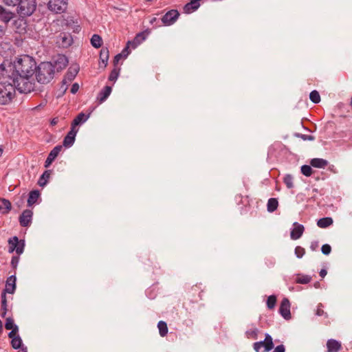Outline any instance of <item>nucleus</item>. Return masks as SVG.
<instances>
[{"mask_svg":"<svg viewBox=\"0 0 352 352\" xmlns=\"http://www.w3.org/2000/svg\"><path fill=\"white\" fill-rule=\"evenodd\" d=\"M36 70V63L34 59L24 55L13 63H2L0 72L3 76L12 81L17 87L20 93L28 94L35 90L36 82L34 78Z\"/></svg>","mask_w":352,"mask_h":352,"instance_id":"obj_1","label":"nucleus"},{"mask_svg":"<svg viewBox=\"0 0 352 352\" xmlns=\"http://www.w3.org/2000/svg\"><path fill=\"white\" fill-rule=\"evenodd\" d=\"M34 74L38 82L47 84L54 78V66L50 62H42L38 65H36Z\"/></svg>","mask_w":352,"mask_h":352,"instance_id":"obj_2","label":"nucleus"},{"mask_svg":"<svg viewBox=\"0 0 352 352\" xmlns=\"http://www.w3.org/2000/svg\"><path fill=\"white\" fill-rule=\"evenodd\" d=\"M17 87L12 82H0V105L10 104L15 98Z\"/></svg>","mask_w":352,"mask_h":352,"instance_id":"obj_3","label":"nucleus"},{"mask_svg":"<svg viewBox=\"0 0 352 352\" xmlns=\"http://www.w3.org/2000/svg\"><path fill=\"white\" fill-rule=\"evenodd\" d=\"M17 13L21 17L31 16L36 8V0H19L17 1Z\"/></svg>","mask_w":352,"mask_h":352,"instance_id":"obj_4","label":"nucleus"},{"mask_svg":"<svg viewBox=\"0 0 352 352\" xmlns=\"http://www.w3.org/2000/svg\"><path fill=\"white\" fill-rule=\"evenodd\" d=\"M274 348L272 336L266 333L265 340L253 344V349L256 352H269Z\"/></svg>","mask_w":352,"mask_h":352,"instance_id":"obj_5","label":"nucleus"},{"mask_svg":"<svg viewBox=\"0 0 352 352\" xmlns=\"http://www.w3.org/2000/svg\"><path fill=\"white\" fill-rule=\"evenodd\" d=\"M67 6V0H50L47 4L48 9L56 14L65 12Z\"/></svg>","mask_w":352,"mask_h":352,"instance_id":"obj_6","label":"nucleus"},{"mask_svg":"<svg viewBox=\"0 0 352 352\" xmlns=\"http://www.w3.org/2000/svg\"><path fill=\"white\" fill-rule=\"evenodd\" d=\"M9 248L8 252L9 253H12L14 251L18 255H20L23 252L25 243L23 241H19L17 236H13L8 240Z\"/></svg>","mask_w":352,"mask_h":352,"instance_id":"obj_7","label":"nucleus"},{"mask_svg":"<svg viewBox=\"0 0 352 352\" xmlns=\"http://www.w3.org/2000/svg\"><path fill=\"white\" fill-rule=\"evenodd\" d=\"M73 42V38L71 34L66 32L60 33L56 38V44L63 48L69 47Z\"/></svg>","mask_w":352,"mask_h":352,"instance_id":"obj_8","label":"nucleus"},{"mask_svg":"<svg viewBox=\"0 0 352 352\" xmlns=\"http://www.w3.org/2000/svg\"><path fill=\"white\" fill-rule=\"evenodd\" d=\"M179 16V13L177 10H170L162 16L161 21L164 25H170L176 21Z\"/></svg>","mask_w":352,"mask_h":352,"instance_id":"obj_9","label":"nucleus"},{"mask_svg":"<svg viewBox=\"0 0 352 352\" xmlns=\"http://www.w3.org/2000/svg\"><path fill=\"white\" fill-rule=\"evenodd\" d=\"M290 306L288 298H284L281 301L278 311L285 320L291 318Z\"/></svg>","mask_w":352,"mask_h":352,"instance_id":"obj_10","label":"nucleus"},{"mask_svg":"<svg viewBox=\"0 0 352 352\" xmlns=\"http://www.w3.org/2000/svg\"><path fill=\"white\" fill-rule=\"evenodd\" d=\"M33 212L31 210L26 209L19 217L20 225L23 227H28L30 225L32 220Z\"/></svg>","mask_w":352,"mask_h":352,"instance_id":"obj_11","label":"nucleus"},{"mask_svg":"<svg viewBox=\"0 0 352 352\" xmlns=\"http://www.w3.org/2000/svg\"><path fill=\"white\" fill-rule=\"evenodd\" d=\"M62 148L63 146L61 145H58L50 151L45 162V167H47L53 162V161L56 159V157L58 155L59 153L61 151Z\"/></svg>","mask_w":352,"mask_h":352,"instance_id":"obj_12","label":"nucleus"},{"mask_svg":"<svg viewBox=\"0 0 352 352\" xmlns=\"http://www.w3.org/2000/svg\"><path fill=\"white\" fill-rule=\"evenodd\" d=\"M294 229L292 230L290 236L293 240L298 239L301 237L305 230V228L302 225L298 223H294Z\"/></svg>","mask_w":352,"mask_h":352,"instance_id":"obj_13","label":"nucleus"},{"mask_svg":"<svg viewBox=\"0 0 352 352\" xmlns=\"http://www.w3.org/2000/svg\"><path fill=\"white\" fill-rule=\"evenodd\" d=\"M16 278L14 275L8 277L6 283V288L3 291L8 294H14L16 289Z\"/></svg>","mask_w":352,"mask_h":352,"instance_id":"obj_14","label":"nucleus"},{"mask_svg":"<svg viewBox=\"0 0 352 352\" xmlns=\"http://www.w3.org/2000/svg\"><path fill=\"white\" fill-rule=\"evenodd\" d=\"M5 327L6 329L12 331L8 333L9 338H12L18 331V327L14 324L13 319L8 318L6 321Z\"/></svg>","mask_w":352,"mask_h":352,"instance_id":"obj_15","label":"nucleus"},{"mask_svg":"<svg viewBox=\"0 0 352 352\" xmlns=\"http://www.w3.org/2000/svg\"><path fill=\"white\" fill-rule=\"evenodd\" d=\"M15 16V14L12 12L7 10L2 6H0V19L5 23L9 22Z\"/></svg>","mask_w":352,"mask_h":352,"instance_id":"obj_16","label":"nucleus"},{"mask_svg":"<svg viewBox=\"0 0 352 352\" xmlns=\"http://www.w3.org/2000/svg\"><path fill=\"white\" fill-rule=\"evenodd\" d=\"M328 352H337L341 349V344L333 339H330L327 342Z\"/></svg>","mask_w":352,"mask_h":352,"instance_id":"obj_17","label":"nucleus"},{"mask_svg":"<svg viewBox=\"0 0 352 352\" xmlns=\"http://www.w3.org/2000/svg\"><path fill=\"white\" fill-rule=\"evenodd\" d=\"M78 72L79 67L78 65L70 67L64 78L67 79L68 82H72L75 78Z\"/></svg>","mask_w":352,"mask_h":352,"instance_id":"obj_18","label":"nucleus"},{"mask_svg":"<svg viewBox=\"0 0 352 352\" xmlns=\"http://www.w3.org/2000/svg\"><path fill=\"white\" fill-rule=\"evenodd\" d=\"M90 113L85 115L84 113H80L72 121V125L77 127L79 124L84 123L89 118Z\"/></svg>","mask_w":352,"mask_h":352,"instance_id":"obj_19","label":"nucleus"},{"mask_svg":"<svg viewBox=\"0 0 352 352\" xmlns=\"http://www.w3.org/2000/svg\"><path fill=\"white\" fill-rule=\"evenodd\" d=\"M111 87L110 86H105L104 88L99 93L97 99L100 103L104 102L109 97L111 92Z\"/></svg>","mask_w":352,"mask_h":352,"instance_id":"obj_20","label":"nucleus"},{"mask_svg":"<svg viewBox=\"0 0 352 352\" xmlns=\"http://www.w3.org/2000/svg\"><path fill=\"white\" fill-rule=\"evenodd\" d=\"M310 164L315 168H324L327 166L329 162L322 158H314L311 160Z\"/></svg>","mask_w":352,"mask_h":352,"instance_id":"obj_21","label":"nucleus"},{"mask_svg":"<svg viewBox=\"0 0 352 352\" xmlns=\"http://www.w3.org/2000/svg\"><path fill=\"white\" fill-rule=\"evenodd\" d=\"M40 197V192L38 190H34L30 192L28 199V206H32L34 204Z\"/></svg>","mask_w":352,"mask_h":352,"instance_id":"obj_22","label":"nucleus"},{"mask_svg":"<svg viewBox=\"0 0 352 352\" xmlns=\"http://www.w3.org/2000/svg\"><path fill=\"white\" fill-rule=\"evenodd\" d=\"M11 210V203L6 199H0V211L3 214L8 213Z\"/></svg>","mask_w":352,"mask_h":352,"instance_id":"obj_23","label":"nucleus"},{"mask_svg":"<svg viewBox=\"0 0 352 352\" xmlns=\"http://www.w3.org/2000/svg\"><path fill=\"white\" fill-rule=\"evenodd\" d=\"M333 223L331 217H324L318 220L317 226L321 228H326Z\"/></svg>","mask_w":352,"mask_h":352,"instance_id":"obj_24","label":"nucleus"},{"mask_svg":"<svg viewBox=\"0 0 352 352\" xmlns=\"http://www.w3.org/2000/svg\"><path fill=\"white\" fill-rule=\"evenodd\" d=\"M145 38L144 32L138 33L133 41H128V45H132L133 47L135 48L138 45L140 44L144 40H145Z\"/></svg>","mask_w":352,"mask_h":352,"instance_id":"obj_25","label":"nucleus"},{"mask_svg":"<svg viewBox=\"0 0 352 352\" xmlns=\"http://www.w3.org/2000/svg\"><path fill=\"white\" fill-rule=\"evenodd\" d=\"M278 206V199L276 198H270L268 199L267 209L269 212H274Z\"/></svg>","mask_w":352,"mask_h":352,"instance_id":"obj_26","label":"nucleus"},{"mask_svg":"<svg viewBox=\"0 0 352 352\" xmlns=\"http://www.w3.org/2000/svg\"><path fill=\"white\" fill-rule=\"evenodd\" d=\"M100 59L104 64V67H106L109 60V50L107 47L102 48L100 52Z\"/></svg>","mask_w":352,"mask_h":352,"instance_id":"obj_27","label":"nucleus"},{"mask_svg":"<svg viewBox=\"0 0 352 352\" xmlns=\"http://www.w3.org/2000/svg\"><path fill=\"white\" fill-rule=\"evenodd\" d=\"M91 43L95 48H99L102 45V39L98 34H94L91 38Z\"/></svg>","mask_w":352,"mask_h":352,"instance_id":"obj_28","label":"nucleus"},{"mask_svg":"<svg viewBox=\"0 0 352 352\" xmlns=\"http://www.w3.org/2000/svg\"><path fill=\"white\" fill-rule=\"evenodd\" d=\"M159 333L162 337H164L168 333L167 324L164 321H160L157 324Z\"/></svg>","mask_w":352,"mask_h":352,"instance_id":"obj_29","label":"nucleus"},{"mask_svg":"<svg viewBox=\"0 0 352 352\" xmlns=\"http://www.w3.org/2000/svg\"><path fill=\"white\" fill-rule=\"evenodd\" d=\"M8 292H6V291H3L1 294V308L3 310V313L1 314L2 317H4L6 314L7 311V300H6V294Z\"/></svg>","mask_w":352,"mask_h":352,"instance_id":"obj_30","label":"nucleus"},{"mask_svg":"<svg viewBox=\"0 0 352 352\" xmlns=\"http://www.w3.org/2000/svg\"><path fill=\"white\" fill-rule=\"evenodd\" d=\"M12 338L11 344L12 346L15 349H20L22 345V340L19 336H14Z\"/></svg>","mask_w":352,"mask_h":352,"instance_id":"obj_31","label":"nucleus"},{"mask_svg":"<svg viewBox=\"0 0 352 352\" xmlns=\"http://www.w3.org/2000/svg\"><path fill=\"white\" fill-rule=\"evenodd\" d=\"M298 276H299L296 279V283L299 284H307L311 280V277L308 275Z\"/></svg>","mask_w":352,"mask_h":352,"instance_id":"obj_32","label":"nucleus"},{"mask_svg":"<svg viewBox=\"0 0 352 352\" xmlns=\"http://www.w3.org/2000/svg\"><path fill=\"white\" fill-rule=\"evenodd\" d=\"M258 333V329L256 327L250 329L245 332L246 336L248 338L256 339Z\"/></svg>","mask_w":352,"mask_h":352,"instance_id":"obj_33","label":"nucleus"},{"mask_svg":"<svg viewBox=\"0 0 352 352\" xmlns=\"http://www.w3.org/2000/svg\"><path fill=\"white\" fill-rule=\"evenodd\" d=\"M309 98H310L311 101L315 104H317L320 101V94L316 90H314L310 93Z\"/></svg>","mask_w":352,"mask_h":352,"instance_id":"obj_34","label":"nucleus"},{"mask_svg":"<svg viewBox=\"0 0 352 352\" xmlns=\"http://www.w3.org/2000/svg\"><path fill=\"white\" fill-rule=\"evenodd\" d=\"M276 303V297L274 295H271L267 298V306L268 309H272L274 308Z\"/></svg>","mask_w":352,"mask_h":352,"instance_id":"obj_35","label":"nucleus"},{"mask_svg":"<svg viewBox=\"0 0 352 352\" xmlns=\"http://www.w3.org/2000/svg\"><path fill=\"white\" fill-rule=\"evenodd\" d=\"M75 142L74 138H71L70 136L66 135L64 138L63 144L65 147H70L72 146Z\"/></svg>","mask_w":352,"mask_h":352,"instance_id":"obj_36","label":"nucleus"},{"mask_svg":"<svg viewBox=\"0 0 352 352\" xmlns=\"http://www.w3.org/2000/svg\"><path fill=\"white\" fill-rule=\"evenodd\" d=\"M120 69L118 67H115L110 73L109 76V80L110 81H116L119 75Z\"/></svg>","mask_w":352,"mask_h":352,"instance_id":"obj_37","label":"nucleus"},{"mask_svg":"<svg viewBox=\"0 0 352 352\" xmlns=\"http://www.w3.org/2000/svg\"><path fill=\"white\" fill-rule=\"evenodd\" d=\"M316 316H324V318H328V314L327 312H325L324 310H323V305L322 303H319L318 305V307H317V309H316Z\"/></svg>","mask_w":352,"mask_h":352,"instance_id":"obj_38","label":"nucleus"},{"mask_svg":"<svg viewBox=\"0 0 352 352\" xmlns=\"http://www.w3.org/2000/svg\"><path fill=\"white\" fill-rule=\"evenodd\" d=\"M301 173L305 176H310L313 173H312V169H311V166H309V165H303V166H302V167H301Z\"/></svg>","mask_w":352,"mask_h":352,"instance_id":"obj_39","label":"nucleus"},{"mask_svg":"<svg viewBox=\"0 0 352 352\" xmlns=\"http://www.w3.org/2000/svg\"><path fill=\"white\" fill-rule=\"evenodd\" d=\"M305 254V250L301 246H296L295 248V254L298 258H302Z\"/></svg>","mask_w":352,"mask_h":352,"instance_id":"obj_40","label":"nucleus"},{"mask_svg":"<svg viewBox=\"0 0 352 352\" xmlns=\"http://www.w3.org/2000/svg\"><path fill=\"white\" fill-rule=\"evenodd\" d=\"M321 251L324 255H329L331 251V247L329 244H324L321 248Z\"/></svg>","mask_w":352,"mask_h":352,"instance_id":"obj_41","label":"nucleus"},{"mask_svg":"<svg viewBox=\"0 0 352 352\" xmlns=\"http://www.w3.org/2000/svg\"><path fill=\"white\" fill-rule=\"evenodd\" d=\"M296 135L297 137H299L301 139H302L303 140H309V141H312V140H315V138L313 136V135H305V134H300V133H296Z\"/></svg>","mask_w":352,"mask_h":352,"instance_id":"obj_42","label":"nucleus"},{"mask_svg":"<svg viewBox=\"0 0 352 352\" xmlns=\"http://www.w3.org/2000/svg\"><path fill=\"white\" fill-rule=\"evenodd\" d=\"M284 183L287 186L288 188H292L294 187L293 184V177H283Z\"/></svg>","mask_w":352,"mask_h":352,"instance_id":"obj_43","label":"nucleus"},{"mask_svg":"<svg viewBox=\"0 0 352 352\" xmlns=\"http://www.w3.org/2000/svg\"><path fill=\"white\" fill-rule=\"evenodd\" d=\"M78 131V129L76 126L72 125L71 126V129L68 132L67 135L70 136L71 138H75Z\"/></svg>","mask_w":352,"mask_h":352,"instance_id":"obj_44","label":"nucleus"},{"mask_svg":"<svg viewBox=\"0 0 352 352\" xmlns=\"http://www.w3.org/2000/svg\"><path fill=\"white\" fill-rule=\"evenodd\" d=\"M57 62L58 63L62 64L63 68L67 66V63H68L67 59V58L65 56H60L58 58Z\"/></svg>","mask_w":352,"mask_h":352,"instance_id":"obj_45","label":"nucleus"},{"mask_svg":"<svg viewBox=\"0 0 352 352\" xmlns=\"http://www.w3.org/2000/svg\"><path fill=\"white\" fill-rule=\"evenodd\" d=\"M19 261V256H14L12 258L11 260V265L13 268H16Z\"/></svg>","mask_w":352,"mask_h":352,"instance_id":"obj_46","label":"nucleus"},{"mask_svg":"<svg viewBox=\"0 0 352 352\" xmlns=\"http://www.w3.org/2000/svg\"><path fill=\"white\" fill-rule=\"evenodd\" d=\"M69 82H68L67 79L66 78H63V80H62V85L60 86V89L63 90V93L64 94L66 90L67 89V84L69 83Z\"/></svg>","mask_w":352,"mask_h":352,"instance_id":"obj_47","label":"nucleus"},{"mask_svg":"<svg viewBox=\"0 0 352 352\" xmlns=\"http://www.w3.org/2000/svg\"><path fill=\"white\" fill-rule=\"evenodd\" d=\"M319 247V243L318 241H311V244H310V249L312 250V251H316L318 250Z\"/></svg>","mask_w":352,"mask_h":352,"instance_id":"obj_48","label":"nucleus"},{"mask_svg":"<svg viewBox=\"0 0 352 352\" xmlns=\"http://www.w3.org/2000/svg\"><path fill=\"white\" fill-rule=\"evenodd\" d=\"M46 178L47 177H40L39 180L38 181V184L41 187L45 186L47 183V179Z\"/></svg>","mask_w":352,"mask_h":352,"instance_id":"obj_49","label":"nucleus"},{"mask_svg":"<svg viewBox=\"0 0 352 352\" xmlns=\"http://www.w3.org/2000/svg\"><path fill=\"white\" fill-rule=\"evenodd\" d=\"M285 348L283 344H280L274 348L273 352H285Z\"/></svg>","mask_w":352,"mask_h":352,"instance_id":"obj_50","label":"nucleus"},{"mask_svg":"<svg viewBox=\"0 0 352 352\" xmlns=\"http://www.w3.org/2000/svg\"><path fill=\"white\" fill-rule=\"evenodd\" d=\"M122 56V54H118L114 57L113 62L115 67H116V65L118 63L119 60L121 59Z\"/></svg>","mask_w":352,"mask_h":352,"instance_id":"obj_51","label":"nucleus"},{"mask_svg":"<svg viewBox=\"0 0 352 352\" xmlns=\"http://www.w3.org/2000/svg\"><path fill=\"white\" fill-rule=\"evenodd\" d=\"M79 89V85L78 83H74L71 88V92L72 94H76Z\"/></svg>","mask_w":352,"mask_h":352,"instance_id":"obj_52","label":"nucleus"},{"mask_svg":"<svg viewBox=\"0 0 352 352\" xmlns=\"http://www.w3.org/2000/svg\"><path fill=\"white\" fill-rule=\"evenodd\" d=\"M19 0H3L4 3L8 6H16Z\"/></svg>","mask_w":352,"mask_h":352,"instance_id":"obj_53","label":"nucleus"},{"mask_svg":"<svg viewBox=\"0 0 352 352\" xmlns=\"http://www.w3.org/2000/svg\"><path fill=\"white\" fill-rule=\"evenodd\" d=\"M129 45H126V47L122 50V56L123 55L124 57H126L129 54Z\"/></svg>","mask_w":352,"mask_h":352,"instance_id":"obj_54","label":"nucleus"},{"mask_svg":"<svg viewBox=\"0 0 352 352\" xmlns=\"http://www.w3.org/2000/svg\"><path fill=\"white\" fill-rule=\"evenodd\" d=\"M328 170L329 171V174H336V173H337V171H336L334 166H329L328 168Z\"/></svg>","mask_w":352,"mask_h":352,"instance_id":"obj_55","label":"nucleus"},{"mask_svg":"<svg viewBox=\"0 0 352 352\" xmlns=\"http://www.w3.org/2000/svg\"><path fill=\"white\" fill-rule=\"evenodd\" d=\"M327 270H324V269H322L320 270V276L322 277V278H324L326 275H327Z\"/></svg>","mask_w":352,"mask_h":352,"instance_id":"obj_56","label":"nucleus"},{"mask_svg":"<svg viewBox=\"0 0 352 352\" xmlns=\"http://www.w3.org/2000/svg\"><path fill=\"white\" fill-rule=\"evenodd\" d=\"M58 118H53V119L52 120V121H51V124H52V125H53V126H54V125H56V124L58 123Z\"/></svg>","mask_w":352,"mask_h":352,"instance_id":"obj_57","label":"nucleus"},{"mask_svg":"<svg viewBox=\"0 0 352 352\" xmlns=\"http://www.w3.org/2000/svg\"><path fill=\"white\" fill-rule=\"evenodd\" d=\"M50 172L49 170L44 171L41 176H50Z\"/></svg>","mask_w":352,"mask_h":352,"instance_id":"obj_58","label":"nucleus"},{"mask_svg":"<svg viewBox=\"0 0 352 352\" xmlns=\"http://www.w3.org/2000/svg\"><path fill=\"white\" fill-rule=\"evenodd\" d=\"M157 20V18L154 17V18H153V19L151 20L150 23H151V24H153V23L154 22H155Z\"/></svg>","mask_w":352,"mask_h":352,"instance_id":"obj_59","label":"nucleus"},{"mask_svg":"<svg viewBox=\"0 0 352 352\" xmlns=\"http://www.w3.org/2000/svg\"><path fill=\"white\" fill-rule=\"evenodd\" d=\"M2 153H3V149L0 147V156L1 155Z\"/></svg>","mask_w":352,"mask_h":352,"instance_id":"obj_60","label":"nucleus"},{"mask_svg":"<svg viewBox=\"0 0 352 352\" xmlns=\"http://www.w3.org/2000/svg\"><path fill=\"white\" fill-rule=\"evenodd\" d=\"M319 285H320V284H319L318 283H316V284H315V287H318V286H319Z\"/></svg>","mask_w":352,"mask_h":352,"instance_id":"obj_61","label":"nucleus"},{"mask_svg":"<svg viewBox=\"0 0 352 352\" xmlns=\"http://www.w3.org/2000/svg\"><path fill=\"white\" fill-rule=\"evenodd\" d=\"M351 105L352 106V97H351Z\"/></svg>","mask_w":352,"mask_h":352,"instance_id":"obj_62","label":"nucleus"},{"mask_svg":"<svg viewBox=\"0 0 352 352\" xmlns=\"http://www.w3.org/2000/svg\"><path fill=\"white\" fill-rule=\"evenodd\" d=\"M39 107H42V104H40L39 106L36 107V108H38Z\"/></svg>","mask_w":352,"mask_h":352,"instance_id":"obj_63","label":"nucleus"}]
</instances>
